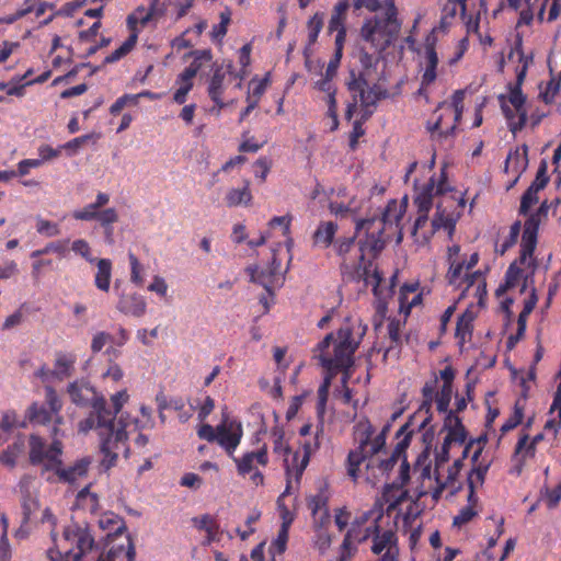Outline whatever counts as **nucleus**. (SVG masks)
Returning a JSON list of instances; mask_svg holds the SVG:
<instances>
[{"label": "nucleus", "mask_w": 561, "mask_h": 561, "mask_svg": "<svg viewBox=\"0 0 561 561\" xmlns=\"http://www.w3.org/2000/svg\"><path fill=\"white\" fill-rule=\"evenodd\" d=\"M489 467V462H481L477 467H474L468 474V505L462 507L459 514L454 517L455 526H462L470 522L477 515L476 505L478 503V497L476 496L474 492L478 488L483 485Z\"/></svg>", "instance_id": "nucleus-15"}, {"label": "nucleus", "mask_w": 561, "mask_h": 561, "mask_svg": "<svg viewBox=\"0 0 561 561\" xmlns=\"http://www.w3.org/2000/svg\"><path fill=\"white\" fill-rule=\"evenodd\" d=\"M28 458L33 466L42 465V476L48 473L45 479L47 482L75 484L80 479L87 477L92 463L91 457H82L76 460L71 466L62 467V444L54 439L49 447L45 440L35 434L28 439Z\"/></svg>", "instance_id": "nucleus-3"}, {"label": "nucleus", "mask_w": 561, "mask_h": 561, "mask_svg": "<svg viewBox=\"0 0 561 561\" xmlns=\"http://www.w3.org/2000/svg\"><path fill=\"white\" fill-rule=\"evenodd\" d=\"M24 444L22 440L14 442L9 445L7 449L0 453V462L9 468H13L16 465V459L23 451Z\"/></svg>", "instance_id": "nucleus-34"}, {"label": "nucleus", "mask_w": 561, "mask_h": 561, "mask_svg": "<svg viewBox=\"0 0 561 561\" xmlns=\"http://www.w3.org/2000/svg\"><path fill=\"white\" fill-rule=\"evenodd\" d=\"M94 138V134H87L79 137H76L68 142L60 146L61 149L70 150L72 153L77 152L79 148H81L84 144H87L90 139Z\"/></svg>", "instance_id": "nucleus-62"}, {"label": "nucleus", "mask_w": 561, "mask_h": 561, "mask_svg": "<svg viewBox=\"0 0 561 561\" xmlns=\"http://www.w3.org/2000/svg\"><path fill=\"white\" fill-rule=\"evenodd\" d=\"M389 430V425H386L381 433L375 438H371L374 427L366 417H360L353 431V439L358 443L356 453H353V467L358 466L366 458L374 456L385 446V435ZM355 476V469L353 468V477Z\"/></svg>", "instance_id": "nucleus-10"}, {"label": "nucleus", "mask_w": 561, "mask_h": 561, "mask_svg": "<svg viewBox=\"0 0 561 561\" xmlns=\"http://www.w3.org/2000/svg\"><path fill=\"white\" fill-rule=\"evenodd\" d=\"M193 522L198 529L207 533L208 541L215 540L219 526L214 517L205 514L199 518H193Z\"/></svg>", "instance_id": "nucleus-38"}, {"label": "nucleus", "mask_w": 561, "mask_h": 561, "mask_svg": "<svg viewBox=\"0 0 561 561\" xmlns=\"http://www.w3.org/2000/svg\"><path fill=\"white\" fill-rule=\"evenodd\" d=\"M502 112L508 123L510 130L513 134L522 130L527 122L528 111L526 108V96L522 89L508 84V95L499 96Z\"/></svg>", "instance_id": "nucleus-12"}, {"label": "nucleus", "mask_w": 561, "mask_h": 561, "mask_svg": "<svg viewBox=\"0 0 561 561\" xmlns=\"http://www.w3.org/2000/svg\"><path fill=\"white\" fill-rule=\"evenodd\" d=\"M399 30L400 23L397 20V9L391 3L386 9L385 18L375 16L364 24L360 30V36L374 47L383 49L391 43Z\"/></svg>", "instance_id": "nucleus-9"}, {"label": "nucleus", "mask_w": 561, "mask_h": 561, "mask_svg": "<svg viewBox=\"0 0 561 561\" xmlns=\"http://www.w3.org/2000/svg\"><path fill=\"white\" fill-rule=\"evenodd\" d=\"M252 199L250 183L245 181L242 188H231L226 195V203L229 207H236L241 204L248 205Z\"/></svg>", "instance_id": "nucleus-29"}, {"label": "nucleus", "mask_w": 561, "mask_h": 561, "mask_svg": "<svg viewBox=\"0 0 561 561\" xmlns=\"http://www.w3.org/2000/svg\"><path fill=\"white\" fill-rule=\"evenodd\" d=\"M324 23V13L323 12H316L308 21L307 28H308V46L313 45L323 27Z\"/></svg>", "instance_id": "nucleus-36"}, {"label": "nucleus", "mask_w": 561, "mask_h": 561, "mask_svg": "<svg viewBox=\"0 0 561 561\" xmlns=\"http://www.w3.org/2000/svg\"><path fill=\"white\" fill-rule=\"evenodd\" d=\"M76 356L67 353H57L51 377L64 380L72 375L75 370Z\"/></svg>", "instance_id": "nucleus-23"}, {"label": "nucleus", "mask_w": 561, "mask_h": 561, "mask_svg": "<svg viewBox=\"0 0 561 561\" xmlns=\"http://www.w3.org/2000/svg\"><path fill=\"white\" fill-rule=\"evenodd\" d=\"M215 428L210 424H202L197 430V436L201 439L207 440L208 443H217L226 454L233 458L234 451L241 443L243 436V430L240 423H237L236 426L227 432V434H222L221 436L215 435Z\"/></svg>", "instance_id": "nucleus-16"}, {"label": "nucleus", "mask_w": 561, "mask_h": 561, "mask_svg": "<svg viewBox=\"0 0 561 561\" xmlns=\"http://www.w3.org/2000/svg\"><path fill=\"white\" fill-rule=\"evenodd\" d=\"M271 163L266 158H260L254 163V174L256 178L264 182L267 173L270 172Z\"/></svg>", "instance_id": "nucleus-64"}, {"label": "nucleus", "mask_w": 561, "mask_h": 561, "mask_svg": "<svg viewBox=\"0 0 561 561\" xmlns=\"http://www.w3.org/2000/svg\"><path fill=\"white\" fill-rule=\"evenodd\" d=\"M446 191L447 186L444 173H442V179L437 184L434 179L431 178L428 183L423 185L421 188L416 187L414 203L417 206L419 216L414 224V233L425 227L433 201L435 198H439L436 203V214L431 222L432 229L430 231V236H425V239L428 240L431 236L440 229L446 230L449 237L453 236L456 218L454 217V214L449 211V208L454 206L455 201L453 197L445 195Z\"/></svg>", "instance_id": "nucleus-4"}, {"label": "nucleus", "mask_w": 561, "mask_h": 561, "mask_svg": "<svg viewBox=\"0 0 561 561\" xmlns=\"http://www.w3.org/2000/svg\"><path fill=\"white\" fill-rule=\"evenodd\" d=\"M236 463L237 472L240 477L250 476V480L255 485L264 484V474L256 469V465L262 467L268 463L267 446L264 444L257 450L247 451L241 457L231 458Z\"/></svg>", "instance_id": "nucleus-14"}, {"label": "nucleus", "mask_w": 561, "mask_h": 561, "mask_svg": "<svg viewBox=\"0 0 561 561\" xmlns=\"http://www.w3.org/2000/svg\"><path fill=\"white\" fill-rule=\"evenodd\" d=\"M128 260L130 264V280L134 284L141 286L144 284V278L141 276V265L137 256L131 252L128 253Z\"/></svg>", "instance_id": "nucleus-50"}, {"label": "nucleus", "mask_w": 561, "mask_h": 561, "mask_svg": "<svg viewBox=\"0 0 561 561\" xmlns=\"http://www.w3.org/2000/svg\"><path fill=\"white\" fill-rule=\"evenodd\" d=\"M61 548L64 549V551H61L58 546L56 548H49L46 551L47 558L50 561H72V557H71L72 550L68 549L62 543H61Z\"/></svg>", "instance_id": "nucleus-53"}, {"label": "nucleus", "mask_w": 561, "mask_h": 561, "mask_svg": "<svg viewBox=\"0 0 561 561\" xmlns=\"http://www.w3.org/2000/svg\"><path fill=\"white\" fill-rule=\"evenodd\" d=\"M102 227L105 228L106 234L112 236L113 229L111 225L118 221V214L115 208H106L99 210L96 219Z\"/></svg>", "instance_id": "nucleus-40"}, {"label": "nucleus", "mask_w": 561, "mask_h": 561, "mask_svg": "<svg viewBox=\"0 0 561 561\" xmlns=\"http://www.w3.org/2000/svg\"><path fill=\"white\" fill-rule=\"evenodd\" d=\"M409 444V435H407L398 445L396 446V449L393 450L391 457L388 460L381 461V466L385 470H388L392 468V466L397 462L403 450L407 448Z\"/></svg>", "instance_id": "nucleus-54"}, {"label": "nucleus", "mask_w": 561, "mask_h": 561, "mask_svg": "<svg viewBox=\"0 0 561 561\" xmlns=\"http://www.w3.org/2000/svg\"><path fill=\"white\" fill-rule=\"evenodd\" d=\"M99 210L100 209H98L92 203H90L85 205L82 209L75 210L72 213V217L77 220L91 221L96 219Z\"/></svg>", "instance_id": "nucleus-51"}, {"label": "nucleus", "mask_w": 561, "mask_h": 561, "mask_svg": "<svg viewBox=\"0 0 561 561\" xmlns=\"http://www.w3.org/2000/svg\"><path fill=\"white\" fill-rule=\"evenodd\" d=\"M25 3L27 4L25 8L18 10L14 14L7 15L4 18L0 19V24H13L18 20L22 19L23 16L27 15L33 11V3L32 0H25Z\"/></svg>", "instance_id": "nucleus-61"}, {"label": "nucleus", "mask_w": 561, "mask_h": 561, "mask_svg": "<svg viewBox=\"0 0 561 561\" xmlns=\"http://www.w3.org/2000/svg\"><path fill=\"white\" fill-rule=\"evenodd\" d=\"M516 163L520 172H523L527 168L528 159H527V147H524L523 152L520 153L518 150L514 152V154H510L506 160V168L511 164Z\"/></svg>", "instance_id": "nucleus-58"}, {"label": "nucleus", "mask_w": 561, "mask_h": 561, "mask_svg": "<svg viewBox=\"0 0 561 561\" xmlns=\"http://www.w3.org/2000/svg\"><path fill=\"white\" fill-rule=\"evenodd\" d=\"M61 543L72 550V561H115V558L124 551V545H119L112 547L104 554L95 543L89 527L77 523L65 527Z\"/></svg>", "instance_id": "nucleus-7"}, {"label": "nucleus", "mask_w": 561, "mask_h": 561, "mask_svg": "<svg viewBox=\"0 0 561 561\" xmlns=\"http://www.w3.org/2000/svg\"><path fill=\"white\" fill-rule=\"evenodd\" d=\"M540 497L547 502L549 508H554L561 501V483L553 490H550L547 485L542 486Z\"/></svg>", "instance_id": "nucleus-43"}, {"label": "nucleus", "mask_w": 561, "mask_h": 561, "mask_svg": "<svg viewBox=\"0 0 561 561\" xmlns=\"http://www.w3.org/2000/svg\"><path fill=\"white\" fill-rule=\"evenodd\" d=\"M137 104V96L133 94H124L119 96L110 107V113L112 115H117L122 112V110L128 104Z\"/></svg>", "instance_id": "nucleus-60"}, {"label": "nucleus", "mask_w": 561, "mask_h": 561, "mask_svg": "<svg viewBox=\"0 0 561 561\" xmlns=\"http://www.w3.org/2000/svg\"><path fill=\"white\" fill-rule=\"evenodd\" d=\"M405 211L403 203L391 199L382 213L381 218L371 217L356 224V238L360 252L359 264L353 271V282H363L365 288L371 287L376 298L375 308L383 317L387 311V301L392 297L394 278L385 279L375 262L376 255L383 248L381 234L387 225H398Z\"/></svg>", "instance_id": "nucleus-1"}, {"label": "nucleus", "mask_w": 561, "mask_h": 561, "mask_svg": "<svg viewBox=\"0 0 561 561\" xmlns=\"http://www.w3.org/2000/svg\"><path fill=\"white\" fill-rule=\"evenodd\" d=\"M225 77L226 71H224L222 67H217L214 70L207 89L210 100L215 103L214 110L216 108L217 114L226 106L222 101Z\"/></svg>", "instance_id": "nucleus-21"}, {"label": "nucleus", "mask_w": 561, "mask_h": 561, "mask_svg": "<svg viewBox=\"0 0 561 561\" xmlns=\"http://www.w3.org/2000/svg\"><path fill=\"white\" fill-rule=\"evenodd\" d=\"M459 4L453 0H447V3L443 7L442 18H440V27L446 28L453 22V20L457 15V7Z\"/></svg>", "instance_id": "nucleus-46"}, {"label": "nucleus", "mask_w": 561, "mask_h": 561, "mask_svg": "<svg viewBox=\"0 0 561 561\" xmlns=\"http://www.w3.org/2000/svg\"><path fill=\"white\" fill-rule=\"evenodd\" d=\"M542 220L543 219L535 213L525 222V229L522 237V263L526 262L528 257L531 259L535 252L537 244V233Z\"/></svg>", "instance_id": "nucleus-18"}, {"label": "nucleus", "mask_w": 561, "mask_h": 561, "mask_svg": "<svg viewBox=\"0 0 561 561\" xmlns=\"http://www.w3.org/2000/svg\"><path fill=\"white\" fill-rule=\"evenodd\" d=\"M369 538H371L370 550L378 557L376 561H398V538L393 530L380 529L375 520L365 529L360 526L353 527V540L363 542Z\"/></svg>", "instance_id": "nucleus-8"}, {"label": "nucleus", "mask_w": 561, "mask_h": 561, "mask_svg": "<svg viewBox=\"0 0 561 561\" xmlns=\"http://www.w3.org/2000/svg\"><path fill=\"white\" fill-rule=\"evenodd\" d=\"M547 161L542 160L538 168L536 179L533 181L530 186H535L536 190H542L549 182V176L547 175Z\"/></svg>", "instance_id": "nucleus-57"}, {"label": "nucleus", "mask_w": 561, "mask_h": 561, "mask_svg": "<svg viewBox=\"0 0 561 561\" xmlns=\"http://www.w3.org/2000/svg\"><path fill=\"white\" fill-rule=\"evenodd\" d=\"M136 43V34H130L117 49L104 58L103 65L117 62L133 50Z\"/></svg>", "instance_id": "nucleus-32"}, {"label": "nucleus", "mask_w": 561, "mask_h": 561, "mask_svg": "<svg viewBox=\"0 0 561 561\" xmlns=\"http://www.w3.org/2000/svg\"><path fill=\"white\" fill-rule=\"evenodd\" d=\"M453 396V387L443 385L439 391L436 392L435 402L439 412H449L448 407Z\"/></svg>", "instance_id": "nucleus-42"}, {"label": "nucleus", "mask_w": 561, "mask_h": 561, "mask_svg": "<svg viewBox=\"0 0 561 561\" xmlns=\"http://www.w3.org/2000/svg\"><path fill=\"white\" fill-rule=\"evenodd\" d=\"M523 420V409L517 404L515 405V410L513 415L502 425L501 431L506 433L513 428H515Z\"/></svg>", "instance_id": "nucleus-63"}, {"label": "nucleus", "mask_w": 561, "mask_h": 561, "mask_svg": "<svg viewBox=\"0 0 561 561\" xmlns=\"http://www.w3.org/2000/svg\"><path fill=\"white\" fill-rule=\"evenodd\" d=\"M350 8V0H340L333 8L331 18L328 25V33L336 32L335 43L344 44L346 37L345 21L347 19V11Z\"/></svg>", "instance_id": "nucleus-20"}, {"label": "nucleus", "mask_w": 561, "mask_h": 561, "mask_svg": "<svg viewBox=\"0 0 561 561\" xmlns=\"http://www.w3.org/2000/svg\"><path fill=\"white\" fill-rule=\"evenodd\" d=\"M538 190L529 186L522 196L519 213L526 215L530 207L538 202Z\"/></svg>", "instance_id": "nucleus-45"}, {"label": "nucleus", "mask_w": 561, "mask_h": 561, "mask_svg": "<svg viewBox=\"0 0 561 561\" xmlns=\"http://www.w3.org/2000/svg\"><path fill=\"white\" fill-rule=\"evenodd\" d=\"M71 250L85 259L89 263H94L96 261V259L91 255V248L89 243L83 239L75 240L71 244Z\"/></svg>", "instance_id": "nucleus-48"}, {"label": "nucleus", "mask_w": 561, "mask_h": 561, "mask_svg": "<svg viewBox=\"0 0 561 561\" xmlns=\"http://www.w3.org/2000/svg\"><path fill=\"white\" fill-rule=\"evenodd\" d=\"M289 536V529L285 527H280L277 534L276 539L271 545V550H273L274 553L282 554L285 552L287 547Z\"/></svg>", "instance_id": "nucleus-49"}, {"label": "nucleus", "mask_w": 561, "mask_h": 561, "mask_svg": "<svg viewBox=\"0 0 561 561\" xmlns=\"http://www.w3.org/2000/svg\"><path fill=\"white\" fill-rule=\"evenodd\" d=\"M334 44H335V51H334V55L331 58V60L327 67V70H325V75L328 77H333V78L336 76V71H337L342 55H343V46H344V44H341V43H334Z\"/></svg>", "instance_id": "nucleus-52"}, {"label": "nucleus", "mask_w": 561, "mask_h": 561, "mask_svg": "<svg viewBox=\"0 0 561 561\" xmlns=\"http://www.w3.org/2000/svg\"><path fill=\"white\" fill-rule=\"evenodd\" d=\"M382 497L387 504V512H393L407 501L408 491L398 485L396 482L385 486Z\"/></svg>", "instance_id": "nucleus-24"}, {"label": "nucleus", "mask_w": 561, "mask_h": 561, "mask_svg": "<svg viewBox=\"0 0 561 561\" xmlns=\"http://www.w3.org/2000/svg\"><path fill=\"white\" fill-rule=\"evenodd\" d=\"M309 463V451L306 449L304 455L300 457V454L297 453L294 456L293 462L286 461V488L284 492L277 499V508L279 512V516L282 519L280 527L290 528L294 522V514L285 505L284 497L289 495L294 489L299 488L302 474Z\"/></svg>", "instance_id": "nucleus-11"}, {"label": "nucleus", "mask_w": 561, "mask_h": 561, "mask_svg": "<svg viewBox=\"0 0 561 561\" xmlns=\"http://www.w3.org/2000/svg\"><path fill=\"white\" fill-rule=\"evenodd\" d=\"M473 316L471 312H465L457 321L456 336L465 343L467 337L471 336Z\"/></svg>", "instance_id": "nucleus-39"}, {"label": "nucleus", "mask_w": 561, "mask_h": 561, "mask_svg": "<svg viewBox=\"0 0 561 561\" xmlns=\"http://www.w3.org/2000/svg\"><path fill=\"white\" fill-rule=\"evenodd\" d=\"M560 91V82L556 81L554 79H551L543 91L540 92V98L543 100L545 103L549 104L554 101L556 95Z\"/></svg>", "instance_id": "nucleus-55"}, {"label": "nucleus", "mask_w": 561, "mask_h": 561, "mask_svg": "<svg viewBox=\"0 0 561 561\" xmlns=\"http://www.w3.org/2000/svg\"><path fill=\"white\" fill-rule=\"evenodd\" d=\"M99 526L102 529H107L110 533L106 535L107 539L111 540L125 529V523L117 515L113 513L103 514L99 519Z\"/></svg>", "instance_id": "nucleus-28"}, {"label": "nucleus", "mask_w": 561, "mask_h": 561, "mask_svg": "<svg viewBox=\"0 0 561 561\" xmlns=\"http://www.w3.org/2000/svg\"><path fill=\"white\" fill-rule=\"evenodd\" d=\"M329 499L330 493L325 482L319 485L316 494L307 497V505L317 527H324L330 523Z\"/></svg>", "instance_id": "nucleus-17"}, {"label": "nucleus", "mask_w": 561, "mask_h": 561, "mask_svg": "<svg viewBox=\"0 0 561 561\" xmlns=\"http://www.w3.org/2000/svg\"><path fill=\"white\" fill-rule=\"evenodd\" d=\"M113 340V335L101 331L94 334L92 342H91V351L92 353H99L102 351V348L105 346L106 343H111Z\"/></svg>", "instance_id": "nucleus-56"}, {"label": "nucleus", "mask_w": 561, "mask_h": 561, "mask_svg": "<svg viewBox=\"0 0 561 561\" xmlns=\"http://www.w3.org/2000/svg\"><path fill=\"white\" fill-rule=\"evenodd\" d=\"M62 409V402L51 386L45 387V403L34 402L28 408V419L33 424L46 425L54 421L53 435L58 434L57 424L62 422L59 415Z\"/></svg>", "instance_id": "nucleus-13"}, {"label": "nucleus", "mask_w": 561, "mask_h": 561, "mask_svg": "<svg viewBox=\"0 0 561 561\" xmlns=\"http://www.w3.org/2000/svg\"><path fill=\"white\" fill-rule=\"evenodd\" d=\"M128 399L127 390H121L111 396L113 409L106 407V411L113 414V417L107 422V430L104 433L102 431H95L100 440V450L103 455L101 466L106 470L116 465L119 453H124L126 457L129 453L126 425L123 423L122 419H119L117 423L115 422L117 414Z\"/></svg>", "instance_id": "nucleus-5"}, {"label": "nucleus", "mask_w": 561, "mask_h": 561, "mask_svg": "<svg viewBox=\"0 0 561 561\" xmlns=\"http://www.w3.org/2000/svg\"><path fill=\"white\" fill-rule=\"evenodd\" d=\"M230 11L226 10L220 13V22L213 26V30L210 32L211 38L214 41L221 42L222 38L226 36L228 31V25L230 23Z\"/></svg>", "instance_id": "nucleus-41"}, {"label": "nucleus", "mask_w": 561, "mask_h": 561, "mask_svg": "<svg viewBox=\"0 0 561 561\" xmlns=\"http://www.w3.org/2000/svg\"><path fill=\"white\" fill-rule=\"evenodd\" d=\"M444 430L447 431V435L444 438L442 446L443 454H448L450 445L453 443L462 444L466 440V430L458 417L456 412L449 411L445 417Z\"/></svg>", "instance_id": "nucleus-19"}, {"label": "nucleus", "mask_w": 561, "mask_h": 561, "mask_svg": "<svg viewBox=\"0 0 561 561\" xmlns=\"http://www.w3.org/2000/svg\"><path fill=\"white\" fill-rule=\"evenodd\" d=\"M192 55L194 56V59L187 67L193 69L195 73H198L204 62H209L213 58L210 49L195 50Z\"/></svg>", "instance_id": "nucleus-44"}, {"label": "nucleus", "mask_w": 561, "mask_h": 561, "mask_svg": "<svg viewBox=\"0 0 561 561\" xmlns=\"http://www.w3.org/2000/svg\"><path fill=\"white\" fill-rule=\"evenodd\" d=\"M436 387H437V378L435 377L433 380L431 381H427L423 389H422V393H423V402L420 407V412H425L426 414H430L431 412V408H432V402L434 400V392L436 390ZM431 419V415H428L422 423V426H425L426 423L430 421Z\"/></svg>", "instance_id": "nucleus-33"}, {"label": "nucleus", "mask_w": 561, "mask_h": 561, "mask_svg": "<svg viewBox=\"0 0 561 561\" xmlns=\"http://www.w3.org/2000/svg\"><path fill=\"white\" fill-rule=\"evenodd\" d=\"M312 359H317L324 369L323 382L318 389L317 412L323 415L332 379L342 374V386L345 402L351 401V389L347 386L351 368V328L340 329L337 339L333 333L327 334L312 350Z\"/></svg>", "instance_id": "nucleus-2"}, {"label": "nucleus", "mask_w": 561, "mask_h": 561, "mask_svg": "<svg viewBox=\"0 0 561 561\" xmlns=\"http://www.w3.org/2000/svg\"><path fill=\"white\" fill-rule=\"evenodd\" d=\"M67 392L73 404L90 408L87 417L78 423L79 433L87 434L90 431L104 433L107 430V422L113 417V414L106 411L105 397L83 379L70 382Z\"/></svg>", "instance_id": "nucleus-6"}, {"label": "nucleus", "mask_w": 561, "mask_h": 561, "mask_svg": "<svg viewBox=\"0 0 561 561\" xmlns=\"http://www.w3.org/2000/svg\"><path fill=\"white\" fill-rule=\"evenodd\" d=\"M95 263L98 271L94 276V285L98 289L107 293L112 278V261L110 259H99Z\"/></svg>", "instance_id": "nucleus-26"}, {"label": "nucleus", "mask_w": 561, "mask_h": 561, "mask_svg": "<svg viewBox=\"0 0 561 561\" xmlns=\"http://www.w3.org/2000/svg\"><path fill=\"white\" fill-rule=\"evenodd\" d=\"M306 448L310 453V445L309 444H305L304 447H302V450H296L291 455V458H289V456L291 454V449H290V446L287 443V440L285 438L284 439H273V453L284 457V468L285 469H286V461L293 462L294 456L297 453H299L300 457H301L304 455Z\"/></svg>", "instance_id": "nucleus-31"}, {"label": "nucleus", "mask_w": 561, "mask_h": 561, "mask_svg": "<svg viewBox=\"0 0 561 561\" xmlns=\"http://www.w3.org/2000/svg\"><path fill=\"white\" fill-rule=\"evenodd\" d=\"M328 128L330 131H334L339 127L337 113H336V100L333 95L328 101Z\"/></svg>", "instance_id": "nucleus-59"}, {"label": "nucleus", "mask_w": 561, "mask_h": 561, "mask_svg": "<svg viewBox=\"0 0 561 561\" xmlns=\"http://www.w3.org/2000/svg\"><path fill=\"white\" fill-rule=\"evenodd\" d=\"M36 230L38 233L45 234L47 237H56L60 233L58 224L41 217H38L36 220Z\"/></svg>", "instance_id": "nucleus-47"}, {"label": "nucleus", "mask_w": 561, "mask_h": 561, "mask_svg": "<svg viewBox=\"0 0 561 561\" xmlns=\"http://www.w3.org/2000/svg\"><path fill=\"white\" fill-rule=\"evenodd\" d=\"M16 414L14 411H5L0 420V445L4 444L11 431L16 426Z\"/></svg>", "instance_id": "nucleus-37"}, {"label": "nucleus", "mask_w": 561, "mask_h": 561, "mask_svg": "<svg viewBox=\"0 0 561 561\" xmlns=\"http://www.w3.org/2000/svg\"><path fill=\"white\" fill-rule=\"evenodd\" d=\"M68 239L49 242L43 249L33 251L31 253V257H37L49 253H56L64 257L68 253Z\"/></svg>", "instance_id": "nucleus-35"}, {"label": "nucleus", "mask_w": 561, "mask_h": 561, "mask_svg": "<svg viewBox=\"0 0 561 561\" xmlns=\"http://www.w3.org/2000/svg\"><path fill=\"white\" fill-rule=\"evenodd\" d=\"M337 231V225L333 221H322L313 232L312 240L314 245L328 248L332 244Z\"/></svg>", "instance_id": "nucleus-27"}, {"label": "nucleus", "mask_w": 561, "mask_h": 561, "mask_svg": "<svg viewBox=\"0 0 561 561\" xmlns=\"http://www.w3.org/2000/svg\"><path fill=\"white\" fill-rule=\"evenodd\" d=\"M146 301L141 295H124L121 297L117 309L128 316L139 318L146 312Z\"/></svg>", "instance_id": "nucleus-22"}, {"label": "nucleus", "mask_w": 561, "mask_h": 561, "mask_svg": "<svg viewBox=\"0 0 561 561\" xmlns=\"http://www.w3.org/2000/svg\"><path fill=\"white\" fill-rule=\"evenodd\" d=\"M152 20H154V18L148 9L144 5H139L127 16L126 23L130 34H136V39H138L139 31L147 26Z\"/></svg>", "instance_id": "nucleus-25"}, {"label": "nucleus", "mask_w": 561, "mask_h": 561, "mask_svg": "<svg viewBox=\"0 0 561 561\" xmlns=\"http://www.w3.org/2000/svg\"><path fill=\"white\" fill-rule=\"evenodd\" d=\"M353 91H359L360 92V101L364 105V114L363 119H366L371 113H373V106L377 100L376 94L369 89L368 91H365L362 87L360 80H356L353 78Z\"/></svg>", "instance_id": "nucleus-30"}]
</instances>
